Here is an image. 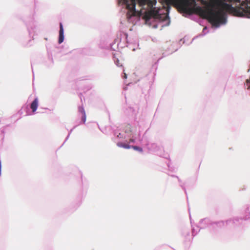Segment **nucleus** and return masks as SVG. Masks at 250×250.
<instances>
[{
	"mask_svg": "<svg viewBox=\"0 0 250 250\" xmlns=\"http://www.w3.org/2000/svg\"><path fill=\"white\" fill-rule=\"evenodd\" d=\"M59 34L60 35L58 42L60 44L63 42L64 40V31L63 26L62 23H60V29Z\"/></svg>",
	"mask_w": 250,
	"mask_h": 250,
	"instance_id": "obj_3",
	"label": "nucleus"
},
{
	"mask_svg": "<svg viewBox=\"0 0 250 250\" xmlns=\"http://www.w3.org/2000/svg\"><path fill=\"white\" fill-rule=\"evenodd\" d=\"M114 61L117 66H121L122 65V64L120 63L119 60L118 59H115Z\"/></svg>",
	"mask_w": 250,
	"mask_h": 250,
	"instance_id": "obj_9",
	"label": "nucleus"
},
{
	"mask_svg": "<svg viewBox=\"0 0 250 250\" xmlns=\"http://www.w3.org/2000/svg\"><path fill=\"white\" fill-rule=\"evenodd\" d=\"M124 77L125 79H126L127 78V75L125 73H124Z\"/></svg>",
	"mask_w": 250,
	"mask_h": 250,
	"instance_id": "obj_10",
	"label": "nucleus"
},
{
	"mask_svg": "<svg viewBox=\"0 0 250 250\" xmlns=\"http://www.w3.org/2000/svg\"><path fill=\"white\" fill-rule=\"evenodd\" d=\"M208 32V29L207 27H204V28L203 30L202 31V34L201 35V36H204L206 34H207V33Z\"/></svg>",
	"mask_w": 250,
	"mask_h": 250,
	"instance_id": "obj_7",
	"label": "nucleus"
},
{
	"mask_svg": "<svg viewBox=\"0 0 250 250\" xmlns=\"http://www.w3.org/2000/svg\"><path fill=\"white\" fill-rule=\"evenodd\" d=\"M132 148L136 150H138L139 151L142 152L143 150L142 148H140L139 147L136 146H132Z\"/></svg>",
	"mask_w": 250,
	"mask_h": 250,
	"instance_id": "obj_8",
	"label": "nucleus"
},
{
	"mask_svg": "<svg viewBox=\"0 0 250 250\" xmlns=\"http://www.w3.org/2000/svg\"><path fill=\"white\" fill-rule=\"evenodd\" d=\"M201 2L205 6V10L196 0H181L178 5L185 13H196L204 16L215 28L226 24V12L250 18V0H201Z\"/></svg>",
	"mask_w": 250,
	"mask_h": 250,
	"instance_id": "obj_1",
	"label": "nucleus"
},
{
	"mask_svg": "<svg viewBox=\"0 0 250 250\" xmlns=\"http://www.w3.org/2000/svg\"><path fill=\"white\" fill-rule=\"evenodd\" d=\"M79 111L83 114L82 120L83 123H85L86 121V114L83 107V106L79 107Z\"/></svg>",
	"mask_w": 250,
	"mask_h": 250,
	"instance_id": "obj_5",
	"label": "nucleus"
},
{
	"mask_svg": "<svg viewBox=\"0 0 250 250\" xmlns=\"http://www.w3.org/2000/svg\"><path fill=\"white\" fill-rule=\"evenodd\" d=\"M167 4L174 0H166ZM126 10V16L130 22L135 24L142 17L146 23L153 28L160 27L161 29L170 23L168 16V5L163 8H156L154 6L156 0H121L119 1Z\"/></svg>",
	"mask_w": 250,
	"mask_h": 250,
	"instance_id": "obj_2",
	"label": "nucleus"
},
{
	"mask_svg": "<svg viewBox=\"0 0 250 250\" xmlns=\"http://www.w3.org/2000/svg\"><path fill=\"white\" fill-rule=\"evenodd\" d=\"M130 142L134 143V140L133 139H131V140H130Z\"/></svg>",
	"mask_w": 250,
	"mask_h": 250,
	"instance_id": "obj_11",
	"label": "nucleus"
},
{
	"mask_svg": "<svg viewBox=\"0 0 250 250\" xmlns=\"http://www.w3.org/2000/svg\"><path fill=\"white\" fill-rule=\"evenodd\" d=\"M117 145L119 147H123V148H126V149H129L131 147V146H129L127 144H125L118 143L117 144Z\"/></svg>",
	"mask_w": 250,
	"mask_h": 250,
	"instance_id": "obj_6",
	"label": "nucleus"
},
{
	"mask_svg": "<svg viewBox=\"0 0 250 250\" xmlns=\"http://www.w3.org/2000/svg\"><path fill=\"white\" fill-rule=\"evenodd\" d=\"M38 99L36 97L31 103L30 107L33 112H35L37 110L38 107Z\"/></svg>",
	"mask_w": 250,
	"mask_h": 250,
	"instance_id": "obj_4",
	"label": "nucleus"
}]
</instances>
